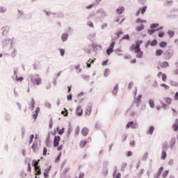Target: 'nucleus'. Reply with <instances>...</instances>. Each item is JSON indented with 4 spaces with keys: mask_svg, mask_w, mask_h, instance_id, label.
Instances as JSON below:
<instances>
[{
    "mask_svg": "<svg viewBox=\"0 0 178 178\" xmlns=\"http://www.w3.org/2000/svg\"><path fill=\"white\" fill-rule=\"evenodd\" d=\"M34 171H35V176H41L42 173L40 165L35 166Z\"/></svg>",
    "mask_w": 178,
    "mask_h": 178,
    "instance_id": "10",
    "label": "nucleus"
},
{
    "mask_svg": "<svg viewBox=\"0 0 178 178\" xmlns=\"http://www.w3.org/2000/svg\"><path fill=\"white\" fill-rule=\"evenodd\" d=\"M129 51L136 54V58H138V59H142L144 56V51L141 50V47H134V44H132L130 46Z\"/></svg>",
    "mask_w": 178,
    "mask_h": 178,
    "instance_id": "1",
    "label": "nucleus"
},
{
    "mask_svg": "<svg viewBox=\"0 0 178 178\" xmlns=\"http://www.w3.org/2000/svg\"><path fill=\"white\" fill-rule=\"evenodd\" d=\"M158 27H159V23H153L150 24V29H158Z\"/></svg>",
    "mask_w": 178,
    "mask_h": 178,
    "instance_id": "44",
    "label": "nucleus"
},
{
    "mask_svg": "<svg viewBox=\"0 0 178 178\" xmlns=\"http://www.w3.org/2000/svg\"><path fill=\"white\" fill-rule=\"evenodd\" d=\"M67 38H69V34L67 33H64L61 35V40L63 42L67 41Z\"/></svg>",
    "mask_w": 178,
    "mask_h": 178,
    "instance_id": "23",
    "label": "nucleus"
},
{
    "mask_svg": "<svg viewBox=\"0 0 178 178\" xmlns=\"http://www.w3.org/2000/svg\"><path fill=\"white\" fill-rule=\"evenodd\" d=\"M173 49H168L163 53V57L165 60H169L173 57Z\"/></svg>",
    "mask_w": 178,
    "mask_h": 178,
    "instance_id": "3",
    "label": "nucleus"
},
{
    "mask_svg": "<svg viewBox=\"0 0 178 178\" xmlns=\"http://www.w3.org/2000/svg\"><path fill=\"white\" fill-rule=\"evenodd\" d=\"M149 105L152 109H154V108H155V101L152 99H149Z\"/></svg>",
    "mask_w": 178,
    "mask_h": 178,
    "instance_id": "34",
    "label": "nucleus"
},
{
    "mask_svg": "<svg viewBox=\"0 0 178 178\" xmlns=\"http://www.w3.org/2000/svg\"><path fill=\"white\" fill-rule=\"evenodd\" d=\"M144 29H145V26L143 24H141L140 26H138L136 27V30L138 32L143 31V30H144Z\"/></svg>",
    "mask_w": 178,
    "mask_h": 178,
    "instance_id": "32",
    "label": "nucleus"
},
{
    "mask_svg": "<svg viewBox=\"0 0 178 178\" xmlns=\"http://www.w3.org/2000/svg\"><path fill=\"white\" fill-rule=\"evenodd\" d=\"M163 101L165 102V104H167V105H172V98L171 97H163Z\"/></svg>",
    "mask_w": 178,
    "mask_h": 178,
    "instance_id": "25",
    "label": "nucleus"
},
{
    "mask_svg": "<svg viewBox=\"0 0 178 178\" xmlns=\"http://www.w3.org/2000/svg\"><path fill=\"white\" fill-rule=\"evenodd\" d=\"M143 95H138V97H134V102H141Z\"/></svg>",
    "mask_w": 178,
    "mask_h": 178,
    "instance_id": "30",
    "label": "nucleus"
},
{
    "mask_svg": "<svg viewBox=\"0 0 178 178\" xmlns=\"http://www.w3.org/2000/svg\"><path fill=\"white\" fill-rule=\"evenodd\" d=\"M60 137L59 136H55L53 140V145L54 148L59 147V142L60 141Z\"/></svg>",
    "mask_w": 178,
    "mask_h": 178,
    "instance_id": "7",
    "label": "nucleus"
},
{
    "mask_svg": "<svg viewBox=\"0 0 178 178\" xmlns=\"http://www.w3.org/2000/svg\"><path fill=\"white\" fill-rule=\"evenodd\" d=\"M115 42L113 41L111 42L110 45L108 46V47L106 49V55L108 56H111V54H113V51H115L113 49V48H115Z\"/></svg>",
    "mask_w": 178,
    "mask_h": 178,
    "instance_id": "4",
    "label": "nucleus"
},
{
    "mask_svg": "<svg viewBox=\"0 0 178 178\" xmlns=\"http://www.w3.org/2000/svg\"><path fill=\"white\" fill-rule=\"evenodd\" d=\"M154 131H155V127H154V125H151L149 127L148 130L146 131V134L152 136V134H154Z\"/></svg>",
    "mask_w": 178,
    "mask_h": 178,
    "instance_id": "12",
    "label": "nucleus"
},
{
    "mask_svg": "<svg viewBox=\"0 0 178 178\" xmlns=\"http://www.w3.org/2000/svg\"><path fill=\"white\" fill-rule=\"evenodd\" d=\"M166 45H168V42L166 41H161L159 43V47H160V48H166Z\"/></svg>",
    "mask_w": 178,
    "mask_h": 178,
    "instance_id": "31",
    "label": "nucleus"
},
{
    "mask_svg": "<svg viewBox=\"0 0 178 178\" xmlns=\"http://www.w3.org/2000/svg\"><path fill=\"white\" fill-rule=\"evenodd\" d=\"M33 140H34V134L30 135L29 140V145H31V144H33Z\"/></svg>",
    "mask_w": 178,
    "mask_h": 178,
    "instance_id": "48",
    "label": "nucleus"
},
{
    "mask_svg": "<svg viewBox=\"0 0 178 178\" xmlns=\"http://www.w3.org/2000/svg\"><path fill=\"white\" fill-rule=\"evenodd\" d=\"M143 42H144V40H136L134 44V47L141 48V44H143Z\"/></svg>",
    "mask_w": 178,
    "mask_h": 178,
    "instance_id": "24",
    "label": "nucleus"
},
{
    "mask_svg": "<svg viewBox=\"0 0 178 178\" xmlns=\"http://www.w3.org/2000/svg\"><path fill=\"white\" fill-rule=\"evenodd\" d=\"M138 129V123L134 122V121H129L127 125H126V129Z\"/></svg>",
    "mask_w": 178,
    "mask_h": 178,
    "instance_id": "5",
    "label": "nucleus"
},
{
    "mask_svg": "<svg viewBox=\"0 0 178 178\" xmlns=\"http://www.w3.org/2000/svg\"><path fill=\"white\" fill-rule=\"evenodd\" d=\"M164 54L163 53V50L161 49H157L155 51V55L156 56H162V54Z\"/></svg>",
    "mask_w": 178,
    "mask_h": 178,
    "instance_id": "29",
    "label": "nucleus"
},
{
    "mask_svg": "<svg viewBox=\"0 0 178 178\" xmlns=\"http://www.w3.org/2000/svg\"><path fill=\"white\" fill-rule=\"evenodd\" d=\"M113 178H122V174L120 172H118L113 175Z\"/></svg>",
    "mask_w": 178,
    "mask_h": 178,
    "instance_id": "62",
    "label": "nucleus"
},
{
    "mask_svg": "<svg viewBox=\"0 0 178 178\" xmlns=\"http://www.w3.org/2000/svg\"><path fill=\"white\" fill-rule=\"evenodd\" d=\"M149 42L150 43V47H156L158 45V40L156 39H154L152 41L149 40Z\"/></svg>",
    "mask_w": 178,
    "mask_h": 178,
    "instance_id": "28",
    "label": "nucleus"
},
{
    "mask_svg": "<svg viewBox=\"0 0 178 178\" xmlns=\"http://www.w3.org/2000/svg\"><path fill=\"white\" fill-rule=\"evenodd\" d=\"M29 79H31V83L35 84V86H40L42 83V79L40 77V75L37 74H30Z\"/></svg>",
    "mask_w": 178,
    "mask_h": 178,
    "instance_id": "2",
    "label": "nucleus"
},
{
    "mask_svg": "<svg viewBox=\"0 0 178 178\" xmlns=\"http://www.w3.org/2000/svg\"><path fill=\"white\" fill-rule=\"evenodd\" d=\"M60 158H62V152H60L57 157L55 159V163H59V161H60Z\"/></svg>",
    "mask_w": 178,
    "mask_h": 178,
    "instance_id": "37",
    "label": "nucleus"
},
{
    "mask_svg": "<svg viewBox=\"0 0 178 178\" xmlns=\"http://www.w3.org/2000/svg\"><path fill=\"white\" fill-rule=\"evenodd\" d=\"M5 120L7 123H10L12 122V116L9 113H6L4 115Z\"/></svg>",
    "mask_w": 178,
    "mask_h": 178,
    "instance_id": "22",
    "label": "nucleus"
},
{
    "mask_svg": "<svg viewBox=\"0 0 178 178\" xmlns=\"http://www.w3.org/2000/svg\"><path fill=\"white\" fill-rule=\"evenodd\" d=\"M87 143H88V142L86 140H81V142L79 143L81 148H84V147H86V145H87Z\"/></svg>",
    "mask_w": 178,
    "mask_h": 178,
    "instance_id": "40",
    "label": "nucleus"
},
{
    "mask_svg": "<svg viewBox=\"0 0 178 178\" xmlns=\"http://www.w3.org/2000/svg\"><path fill=\"white\" fill-rule=\"evenodd\" d=\"M72 131H73V127L72 126V122H69L68 129L66 134L67 138H69V137H70V134H72Z\"/></svg>",
    "mask_w": 178,
    "mask_h": 178,
    "instance_id": "8",
    "label": "nucleus"
},
{
    "mask_svg": "<svg viewBox=\"0 0 178 178\" xmlns=\"http://www.w3.org/2000/svg\"><path fill=\"white\" fill-rule=\"evenodd\" d=\"M168 175H169V170H165L162 174L163 178H167Z\"/></svg>",
    "mask_w": 178,
    "mask_h": 178,
    "instance_id": "52",
    "label": "nucleus"
},
{
    "mask_svg": "<svg viewBox=\"0 0 178 178\" xmlns=\"http://www.w3.org/2000/svg\"><path fill=\"white\" fill-rule=\"evenodd\" d=\"M167 156H168V154L166 153V152L165 151H162L161 152V159H162V161H165V159H166Z\"/></svg>",
    "mask_w": 178,
    "mask_h": 178,
    "instance_id": "38",
    "label": "nucleus"
},
{
    "mask_svg": "<svg viewBox=\"0 0 178 178\" xmlns=\"http://www.w3.org/2000/svg\"><path fill=\"white\" fill-rule=\"evenodd\" d=\"M9 42H10V39H9L8 38L2 40V47L6 48V47H8V45H9Z\"/></svg>",
    "mask_w": 178,
    "mask_h": 178,
    "instance_id": "16",
    "label": "nucleus"
},
{
    "mask_svg": "<svg viewBox=\"0 0 178 178\" xmlns=\"http://www.w3.org/2000/svg\"><path fill=\"white\" fill-rule=\"evenodd\" d=\"M165 36V32L161 31L158 33V37L159 38H163V37Z\"/></svg>",
    "mask_w": 178,
    "mask_h": 178,
    "instance_id": "53",
    "label": "nucleus"
},
{
    "mask_svg": "<svg viewBox=\"0 0 178 178\" xmlns=\"http://www.w3.org/2000/svg\"><path fill=\"white\" fill-rule=\"evenodd\" d=\"M160 86L161 87H163L165 90H169V88H170V87L165 83H161Z\"/></svg>",
    "mask_w": 178,
    "mask_h": 178,
    "instance_id": "56",
    "label": "nucleus"
},
{
    "mask_svg": "<svg viewBox=\"0 0 178 178\" xmlns=\"http://www.w3.org/2000/svg\"><path fill=\"white\" fill-rule=\"evenodd\" d=\"M76 116H81L83 115V109H81V106H78L76 109Z\"/></svg>",
    "mask_w": 178,
    "mask_h": 178,
    "instance_id": "15",
    "label": "nucleus"
},
{
    "mask_svg": "<svg viewBox=\"0 0 178 178\" xmlns=\"http://www.w3.org/2000/svg\"><path fill=\"white\" fill-rule=\"evenodd\" d=\"M90 47H92L94 52H97V51H98V48L99 49H102V46L101 44H97L95 43H92Z\"/></svg>",
    "mask_w": 178,
    "mask_h": 178,
    "instance_id": "11",
    "label": "nucleus"
},
{
    "mask_svg": "<svg viewBox=\"0 0 178 178\" xmlns=\"http://www.w3.org/2000/svg\"><path fill=\"white\" fill-rule=\"evenodd\" d=\"M124 33L122 31H117L115 33L116 37L111 38V42H115V44H116V40H119L120 38V35H123Z\"/></svg>",
    "mask_w": 178,
    "mask_h": 178,
    "instance_id": "6",
    "label": "nucleus"
},
{
    "mask_svg": "<svg viewBox=\"0 0 178 178\" xmlns=\"http://www.w3.org/2000/svg\"><path fill=\"white\" fill-rule=\"evenodd\" d=\"M89 131H90V129H88V128L83 127L81 129V133L82 136H83V137H87V136H88Z\"/></svg>",
    "mask_w": 178,
    "mask_h": 178,
    "instance_id": "13",
    "label": "nucleus"
},
{
    "mask_svg": "<svg viewBox=\"0 0 178 178\" xmlns=\"http://www.w3.org/2000/svg\"><path fill=\"white\" fill-rule=\"evenodd\" d=\"M18 15L17 16V20H20V19H23V17H24V13H23V11L18 10Z\"/></svg>",
    "mask_w": 178,
    "mask_h": 178,
    "instance_id": "26",
    "label": "nucleus"
},
{
    "mask_svg": "<svg viewBox=\"0 0 178 178\" xmlns=\"http://www.w3.org/2000/svg\"><path fill=\"white\" fill-rule=\"evenodd\" d=\"M37 147L35 144H32L31 148L33 149V152H37Z\"/></svg>",
    "mask_w": 178,
    "mask_h": 178,
    "instance_id": "61",
    "label": "nucleus"
},
{
    "mask_svg": "<svg viewBox=\"0 0 178 178\" xmlns=\"http://www.w3.org/2000/svg\"><path fill=\"white\" fill-rule=\"evenodd\" d=\"M170 86H172V87H178V82L173 81H170Z\"/></svg>",
    "mask_w": 178,
    "mask_h": 178,
    "instance_id": "55",
    "label": "nucleus"
},
{
    "mask_svg": "<svg viewBox=\"0 0 178 178\" xmlns=\"http://www.w3.org/2000/svg\"><path fill=\"white\" fill-rule=\"evenodd\" d=\"M148 159V152H145V154L142 157V161H147Z\"/></svg>",
    "mask_w": 178,
    "mask_h": 178,
    "instance_id": "57",
    "label": "nucleus"
},
{
    "mask_svg": "<svg viewBox=\"0 0 178 178\" xmlns=\"http://www.w3.org/2000/svg\"><path fill=\"white\" fill-rule=\"evenodd\" d=\"M172 129L173 131H175V132L178 131V119L175 120V123L172 126Z\"/></svg>",
    "mask_w": 178,
    "mask_h": 178,
    "instance_id": "20",
    "label": "nucleus"
},
{
    "mask_svg": "<svg viewBox=\"0 0 178 178\" xmlns=\"http://www.w3.org/2000/svg\"><path fill=\"white\" fill-rule=\"evenodd\" d=\"M81 76L85 80V81H88L90 80V75L82 74Z\"/></svg>",
    "mask_w": 178,
    "mask_h": 178,
    "instance_id": "51",
    "label": "nucleus"
},
{
    "mask_svg": "<svg viewBox=\"0 0 178 178\" xmlns=\"http://www.w3.org/2000/svg\"><path fill=\"white\" fill-rule=\"evenodd\" d=\"M57 19H63L65 17V14L63 13L60 12L57 13Z\"/></svg>",
    "mask_w": 178,
    "mask_h": 178,
    "instance_id": "45",
    "label": "nucleus"
},
{
    "mask_svg": "<svg viewBox=\"0 0 178 178\" xmlns=\"http://www.w3.org/2000/svg\"><path fill=\"white\" fill-rule=\"evenodd\" d=\"M162 172H163V166L160 167L156 173L161 176V175H162Z\"/></svg>",
    "mask_w": 178,
    "mask_h": 178,
    "instance_id": "63",
    "label": "nucleus"
},
{
    "mask_svg": "<svg viewBox=\"0 0 178 178\" xmlns=\"http://www.w3.org/2000/svg\"><path fill=\"white\" fill-rule=\"evenodd\" d=\"M96 13H100L102 17H106V13H105V10H104V8L97 10Z\"/></svg>",
    "mask_w": 178,
    "mask_h": 178,
    "instance_id": "21",
    "label": "nucleus"
},
{
    "mask_svg": "<svg viewBox=\"0 0 178 178\" xmlns=\"http://www.w3.org/2000/svg\"><path fill=\"white\" fill-rule=\"evenodd\" d=\"M155 29H147V33L149 34V35H152V34H154V33H155Z\"/></svg>",
    "mask_w": 178,
    "mask_h": 178,
    "instance_id": "59",
    "label": "nucleus"
},
{
    "mask_svg": "<svg viewBox=\"0 0 178 178\" xmlns=\"http://www.w3.org/2000/svg\"><path fill=\"white\" fill-rule=\"evenodd\" d=\"M147 9H148V6H143V7L140 8L138 10H140L141 15H144L145 12H147Z\"/></svg>",
    "mask_w": 178,
    "mask_h": 178,
    "instance_id": "27",
    "label": "nucleus"
},
{
    "mask_svg": "<svg viewBox=\"0 0 178 178\" xmlns=\"http://www.w3.org/2000/svg\"><path fill=\"white\" fill-rule=\"evenodd\" d=\"M167 34L170 38H173V37H175V31L172 30H168Z\"/></svg>",
    "mask_w": 178,
    "mask_h": 178,
    "instance_id": "36",
    "label": "nucleus"
},
{
    "mask_svg": "<svg viewBox=\"0 0 178 178\" xmlns=\"http://www.w3.org/2000/svg\"><path fill=\"white\" fill-rule=\"evenodd\" d=\"M32 166L35 168V166H38V161H37L36 159H33L32 161V163H31Z\"/></svg>",
    "mask_w": 178,
    "mask_h": 178,
    "instance_id": "50",
    "label": "nucleus"
},
{
    "mask_svg": "<svg viewBox=\"0 0 178 178\" xmlns=\"http://www.w3.org/2000/svg\"><path fill=\"white\" fill-rule=\"evenodd\" d=\"M144 172H145L144 168L140 169V172H139L138 174H137V177H138V178H141V177H143V175H144Z\"/></svg>",
    "mask_w": 178,
    "mask_h": 178,
    "instance_id": "47",
    "label": "nucleus"
},
{
    "mask_svg": "<svg viewBox=\"0 0 178 178\" xmlns=\"http://www.w3.org/2000/svg\"><path fill=\"white\" fill-rule=\"evenodd\" d=\"M15 80L16 81H23L24 78L23 76H17V75H16Z\"/></svg>",
    "mask_w": 178,
    "mask_h": 178,
    "instance_id": "58",
    "label": "nucleus"
},
{
    "mask_svg": "<svg viewBox=\"0 0 178 178\" xmlns=\"http://www.w3.org/2000/svg\"><path fill=\"white\" fill-rule=\"evenodd\" d=\"M108 168H103L102 173L104 176H108Z\"/></svg>",
    "mask_w": 178,
    "mask_h": 178,
    "instance_id": "64",
    "label": "nucleus"
},
{
    "mask_svg": "<svg viewBox=\"0 0 178 178\" xmlns=\"http://www.w3.org/2000/svg\"><path fill=\"white\" fill-rule=\"evenodd\" d=\"M65 127H62L61 129L59 128V127H56V131L58 134H59V136H63V134H65Z\"/></svg>",
    "mask_w": 178,
    "mask_h": 178,
    "instance_id": "19",
    "label": "nucleus"
},
{
    "mask_svg": "<svg viewBox=\"0 0 178 178\" xmlns=\"http://www.w3.org/2000/svg\"><path fill=\"white\" fill-rule=\"evenodd\" d=\"M34 108H35V100L34 98L31 99V103L29 104V108L31 111H34Z\"/></svg>",
    "mask_w": 178,
    "mask_h": 178,
    "instance_id": "14",
    "label": "nucleus"
},
{
    "mask_svg": "<svg viewBox=\"0 0 178 178\" xmlns=\"http://www.w3.org/2000/svg\"><path fill=\"white\" fill-rule=\"evenodd\" d=\"M160 104L161 105L162 109H168L169 108V105L166 104V103H164L163 102L161 101Z\"/></svg>",
    "mask_w": 178,
    "mask_h": 178,
    "instance_id": "39",
    "label": "nucleus"
},
{
    "mask_svg": "<svg viewBox=\"0 0 178 178\" xmlns=\"http://www.w3.org/2000/svg\"><path fill=\"white\" fill-rule=\"evenodd\" d=\"M175 144H176V138H172L171 143H170L171 149H173V147L175 146Z\"/></svg>",
    "mask_w": 178,
    "mask_h": 178,
    "instance_id": "43",
    "label": "nucleus"
},
{
    "mask_svg": "<svg viewBox=\"0 0 178 178\" xmlns=\"http://www.w3.org/2000/svg\"><path fill=\"white\" fill-rule=\"evenodd\" d=\"M97 16V13L95 12H92L89 14V16L87 17L88 20H90V17H95Z\"/></svg>",
    "mask_w": 178,
    "mask_h": 178,
    "instance_id": "54",
    "label": "nucleus"
},
{
    "mask_svg": "<svg viewBox=\"0 0 178 178\" xmlns=\"http://www.w3.org/2000/svg\"><path fill=\"white\" fill-rule=\"evenodd\" d=\"M126 40L127 41L130 40V35L129 34H125L122 37L120 40H119V44H122V41Z\"/></svg>",
    "mask_w": 178,
    "mask_h": 178,
    "instance_id": "17",
    "label": "nucleus"
},
{
    "mask_svg": "<svg viewBox=\"0 0 178 178\" xmlns=\"http://www.w3.org/2000/svg\"><path fill=\"white\" fill-rule=\"evenodd\" d=\"M17 55V51H16V49H13V52L11 53L12 58H15Z\"/></svg>",
    "mask_w": 178,
    "mask_h": 178,
    "instance_id": "60",
    "label": "nucleus"
},
{
    "mask_svg": "<svg viewBox=\"0 0 178 178\" xmlns=\"http://www.w3.org/2000/svg\"><path fill=\"white\" fill-rule=\"evenodd\" d=\"M79 134H80V127L76 126L75 129L74 136H79Z\"/></svg>",
    "mask_w": 178,
    "mask_h": 178,
    "instance_id": "49",
    "label": "nucleus"
},
{
    "mask_svg": "<svg viewBox=\"0 0 178 178\" xmlns=\"http://www.w3.org/2000/svg\"><path fill=\"white\" fill-rule=\"evenodd\" d=\"M160 66L162 69H166V67H169V63L168 61L162 62Z\"/></svg>",
    "mask_w": 178,
    "mask_h": 178,
    "instance_id": "33",
    "label": "nucleus"
},
{
    "mask_svg": "<svg viewBox=\"0 0 178 178\" xmlns=\"http://www.w3.org/2000/svg\"><path fill=\"white\" fill-rule=\"evenodd\" d=\"M9 26H3L1 30L2 31V35L5 36L8 35V34H9Z\"/></svg>",
    "mask_w": 178,
    "mask_h": 178,
    "instance_id": "9",
    "label": "nucleus"
},
{
    "mask_svg": "<svg viewBox=\"0 0 178 178\" xmlns=\"http://www.w3.org/2000/svg\"><path fill=\"white\" fill-rule=\"evenodd\" d=\"M136 23H137L138 24H139V23H141V24H143V23H147V20L141 19V18H137L136 20Z\"/></svg>",
    "mask_w": 178,
    "mask_h": 178,
    "instance_id": "41",
    "label": "nucleus"
},
{
    "mask_svg": "<svg viewBox=\"0 0 178 178\" xmlns=\"http://www.w3.org/2000/svg\"><path fill=\"white\" fill-rule=\"evenodd\" d=\"M21 131H22V138H24V136H26V128H24V127H22Z\"/></svg>",
    "mask_w": 178,
    "mask_h": 178,
    "instance_id": "46",
    "label": "nucleus"
},
{
    "mask_svg": "<svg viewBox=\"0 0 178 178\" xmlns=\"http://www.w3.org/2000/svg\"><path fill=\"white\" fill-rule=\"evenodd\" d=\"M118 90H119V84L116 83L112 91L113 95H116V94H118Z\"/></svg>",
    "mask_w": 178,
    "mask_h": 178,
    "instance_id": "35",
    "label": "nucleus"
},
{
    "mask_svg": "<svg viewBox=\"0 0 178 178\" xmlns=\"http://www.w3.org/2000/svg\"><path fill=\"white\" fill-rule=\"evenodd\" d=\"M111 72V70L108 68H106L104 72V76L105 77H108L109 76V73Z\"/></svg>",
    "mask_w": 178,
    "mask_h": 178,
    "instance_id": "42",
    "label": "nucleus"
},
{
    "mask_svg": "<svg viewBox=\"0 0 178 178\" xmlns=\"http://www.w3.org/2000/svg\"><path fill=\"white\" fill-rule=\"evenodd\" d=\"M124 12V8L123 6L118 7L116 10L115 13L117 15H122V13Z\"/></svg>",
    "mask_w": 178,
    "mask_h": 178,
    "instance_id": "18",
    "label": "nucleus"
}]
</instances>
